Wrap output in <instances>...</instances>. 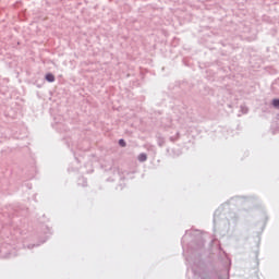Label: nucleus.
I'll list each match as a JSON object with an SVG mask.
<instances>
[{"label":"nucleus","mask_w":279,"mask_h":279,"mask_svg":"<svg viewBox=\"0 0 279 279\" xmlns=\"http://www.w3.org/2000/svg\"><path fill=\"white\" fill-rule=\"evenodd\" d=\"M272 106H275V108L279 107V99H274L272 100Z\"/></svg>","instance_id":"nucleus-3"},{"label":"nucleus","mask_w":279,"mask_h":279,"mask_svg":"<svg viewBox=\"0 0 279 279\" xmlns=\"http://www.w3.org/2000/svg\"><path fill=\"white\" fill-rule=\"evenodd\" d=\"M119 145H120L121 147H125V145H126V144H125V141H124V140H120V141H119Z\"/></svg>","instance_id":"nucleus-4"},{"label":"nucleus","mask_w":279,"mask_h":279,"mask_svg":"<svg viewBox=\"0 0 279 279\" xmlns=\"http://www.w3.org/2000/svg\"><path fill=\"white\" fill-rule=\"evenodd\" d=\"M47 82H56V76L51 73L46 74Z\"/></svg>","instance_id":"nucleus-1"},{"label":"nucleus","mask_w":279,"mask_h":279,"mask_svg":"<svg viewBox=\"0 0 279 279\" xmlns=\"http://www.w3.org/2000/svg\"><path fill=\"white\" fill-rule=\"evenodd\" d=\"M138 160H140V162H145V160H147V155L146 154H141L138 156Z\"/></svg>","instance_id":"nucleus-2"}]
</instances>
